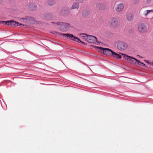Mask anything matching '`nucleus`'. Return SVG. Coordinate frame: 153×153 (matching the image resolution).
<instances>
[{
    "label": "nucleus",
    "instance_id": "obj_26",
    "mask_svg": "<svg viewBox=\"0 0 153 153\" xmlns=\"http://www.w3.org/2000/svg\"><path fill=\"white\" fill-rule=\"evenodd\" d=\"M147 11V12L148 13V14L150 12H153V10H146Z\"/></svg>",
    "mask_w": 153,
    "mask_h": 153
},
{
    "label": "nucleus",
    "instance_id": "obj_33",
    "mask_svg": "<svg viewBox=\"0 0 153 153\" xmlns=\"http://www.w3.org/2000/svg\"><path fill=\"white\" fill-rule=\"evenodd\" d=\"M61 33H58V34H60V35H61Z\"/></svg>",
    "mask_w": 153,
    "mask_h": 153
},
{
    "label": "nucleus",
    "instance_id": "obj_1",
    "mask_svg": "<svg viewBox=\"0 0 153 153\" xmlns=\"http://www.w3.org/2000/svg\"><path fill=\"white\" fill-rule=\"evenodd\" d=\"M95 48L101 51L103 54L107 56H113L114 57H122V56L123 57H133V56H129L124 53H117L109 48L97 46L95 47Z\"/></svg>",
    "mask_w": 153,
    "mask_h": 153
},
{
    "label": "nucleus",
    "instance_id": "obj_15",
    "mask_svg": "<svg viewBox=\"0 0 153 153\" xmlns=\"http://www.w3.org/2000/svg\"><path fill=\"white\" fill-rule=\"evenodd\" d=\"M96 7L97 8L101 10H103L105 8L104 5L101 3H98L96 4Z\"/></svg>",
    "mask_w": 153,
    "mask_h": 153
},
{
    "label": "nucleus",
    "instance_id": "obj_3",
    "mask_svg": "<svg viewBox=\"0 0 153 153\" xmlns=\"http://www.w3.org/2000/svg\"><path fill=\"white\" fill-rule=\"evenodd\" d=\"M127 59L131 64H134L135 65H138L142 67H146V65L140 62L135 58H127Z\"/></svg>",
    "mask_w": 153,
    "mask_h": 153
},
{
    "label": "nucleus",
    "instance_id": "obj_11",
    "mask_svg": "<svg viewBox=\"0 0 153 153\" xmlns=\"http://www.w3.org/2000/svg\"><path fill=\"white\" fill-rule=\"evenodd\" d=\"M28 8L29 10L32 11L36 10L37 9V7L36 4L31 3L28 5Z\"/></svg>",
    "mask_w": 153,
    "mask_h": 153
},
{
    "label": "nucleus",
    "instance_id": "obj_14",
    "mask_svg": "<svg viewBox=\"0 0 153 153\" xmlns=\"http://www.w3.org/2000/svg\"><path fill=\"white\" fill-rule=\"evenodd\" d=\"M134 15L132 13H128L126 16L127 20L129 21H132L134 19Z\"/></svg>",
    "mask_w": 153,
    "mask_h": 153
},
{
    "label": "nucleus",
    "instance_id": "obj_13",
    "mask_svg": "<svg viewBox=\"0 0 153 153\" xmlns=\"http://www.w3.org/2000/svg\"><path fill=\"white\" fill-rule=\"evenodd\" d=\"M124 7L123 4L122 3L119 4L117 5V7L116 8V10L118 12H120L123 10Z\"/></svg>",
    "mask_w": 153,
    "mask_h": 153
},
{
    "label": "nucleus",
    "instance_id": "obj_8",
    "mask_svg": "<svg viewBox=\"0 0 153 153\" xmlns=\"http://www.w3.org/2000/svg\"><path fill=\"white\" fill-rule=\"evenodd\" d=\"M138 28L140 31L142 33L146 32L147 29L146 25L143 23H140L138 25Z\"/></svg>",
    "mask_w": 153,
    "mask_h": 153
},
{
    "label": "nucleus",
    "instance_id": "obj_2",
    "mask_svg": "<svg viewBox=\"0 0 153 153\" xmlns=\"http://www.w3.org/2000/svg\"><path fill=\"white\" fill-rule=\"evenodd\" d=\"M56 24H57V25L59 26V29L62 31H66L69 29V24L68 23L58 22Z\"/></svg>",
    "mask_w": 153,
    "mask_h": 153
},
{
    "label": "nucleus",
    "instance_id": "obj_20",
    "mask_svg": "<svg viewBox=\"0 0 153 153\" xmlns=\"http://www.w3.org/2000/svg\"><path fill=\"white\" fill-rule=\"evenodd\" d=\"M79 7V4L78 3L75 2L73 3L72 8V9H78Z\"/></svg>",
    "mask_w": 153,
    "mask_h": 153
},
{
    "label": "nucleus",
    "instance_id": "obj_6",
    "mask_svg": "<svg viewBox=\"0 0 153 153\" xmlns=\"http://www.w3.org/2000/svg\"><path fill=\"white\" fill-rule=\"evenodd\" d=\"M86 40L90 43H94L95 42H99L96 37L91 35L87 36Z\"/></svg>",
    "mask_w": 153,
    "mask_h": 153
},
{
    "label": "nucleus",
    "instance_id": "obj_12",
    "mask_svg": "<svg viewBox=\"0 0 153 153\" xmlns=\"http://www.w3.org/2000/svg\"><path fill=\"white\" fill-rule=\"evenodd\" d=\"M90 13V11L88 9H85L82 12V15L84 17H86Z\"/></svg>",
    "mask_w": 153,
    "mask_h": 153
},
{
    "label": "nucleus",
    "instance_id": "obj_19",
    "mask_svg": "<svg viewBox=\"0 0 153 153\" xmlns=\"http://www.w3.org/2000/svg\"><path fill=\"white\" fill-rule=\"evenodd\" d=\"M27 18L28 19V20L29 23H33V22H34L35 21V19L33 17L30 16H27Z\"/></svg>",
    "mask_w": 153,
    "mask_h": 153
},
{
    "label": "nucleus",
    "instance_id": "obj_31",
    "mask_svg": "<svg viewBox=\"0 0 153 153\" xmlns=\"http://www.w3.org/2000/svg\"><path fill=\"white\" fill-rule=\"evenodd\" d=\"M2 2V0H0V4H1Z\"/></svg>",
    "mask_w": 153,
    "mask_h": 153
},
{
    "label": "nucleus",
    "instance_id": "obj_23",
    "mask_svg": "<svg viewBox=\"0 0 153 153\" xmlns=\"http://www.w3.org/2000/svg\"><path fill=\"white\" fill-rule=\"evenodd\" d=\"M77 42L78 43H81L85 45H87V43H86L82 42L81 40L79 38V40H78V41Z\"/></svg>",
    "mask_w": 153,
    "mask_h": 153
},
{
    "label": "nucleus",
    "instance_id": "obj_4",
    "mask_svg": "<svg viewBox=\"0 0 153 153\" xmlns=\"http://www.w3.org/2000/svg\"><path fill=\"white\" fill-rule=\"evenodd\" d=\"M44 19L45 20H53L56 19V16L51 12H47L43 16Z\"/></svg>",
    "mask_w": 153,
    "mask_h": 153
},
{
    "label": "nucleus",
    "instance_id": "obj_30",
    "mask_svg": "<svg viewBox=\"0 0 153 153\" xmlns=\"http://www.w3.org/2000/svg\"><path fill=\"white\" fill-rule=\"evenodd\" d=\"M56 23H55L53 22H51V23L52 24H55L56 25H57V24H56Z\"/></svg>",
    "mask_w": 153,
    "mask_h": 153
},
{
    "label": "nucleus",
    "instance_id": "obj_25",
    "mask_svg": "<svg viewBox=\"0 0 153 153\" xmlns=\"http://www.w3.org/2000/svg\"><path fill=\"white\" fill-rule=\"evenodd\" d=\"M146 62L149 64L150 65H151L153 66V62L149 61H146Z\"/></svg>",
    "mask_w": 153,
    "mask_h": 153
},
{
    "label": "nucleus",
    "instance_id": "obj_7",
    "mask_svg": "<svg viewBox=\"0 0 153 153\" xmlns=\"http://www.w3.org/2000/svg\"><path fill=\"white\" fill-rule=\"evenodd\" d=\"M128 45L126 43L123 42H119L117 45V48L119 50H123L126 48Z\"/></svg>",
    "mask_w": 153,
    "mask_h": 153
},
{
    "label": "nucleus",
    "instance_id": "obj_24",
    "mask_svg": "<svg viewBox=\"0 0 153 153\" xmlns=\"http://www.w3.org/2000/svg\"><path fill=\"white\" fill-rule=\"evenodd\" d=\"M26 26L25 25H24L23 24L19 23L18 22V23H17V26H20L21 27H23Z\"/></svg>",
    "mask_w": 153,
    "mask_h": 153
},
{
    "label": "nucleus",
    "instance_id": "obj_28",
    "mask_svg": "<svg viewBox=\"0 0 153 153\" xmlns=\"http://www.w3.org/2000/svg\"><path fill=\"white\" fill-rule=\"evenodd\" d=\"M148 13L147 12V11H145L144 12V15L146 16H147L148 14Z\"/></svg>",
    "mask_w": 153,
    "mask_h": 153
},
{
    "label": "nucleus",
    "instance_id": "obj_18",
    "mask_svg": "<svg viewBox=\"0 0 153 153\" xmlns=\"http://www.w3.org/2000/svg\"><path fill=\"white\" fill-rule=\"evenodd\" d=\"M20 20L22 22L25 23H29L27 16L25 18H20Z\"/></svg>",
    "mask_w": 153,
    "mask_h": 153
},
{
    "label": "nucleus",
    "instance_id": "obj_17",
    "mask_svg": "<svg viewBox=\"0 0 153 153\" xmlns=\"http://www.w3.org/2000/svg\"><path fill=\"white\" fill-rule=\"evenodd\" d=\"M56 1L55 0H48L47 1V4L50 6H52L55 4Z\"/></svg>",
    "mask_w": 153,
    "mask_h": 153
},
{
    "label": "nucleus",
    "instance_id": "obj_21",
    "mask_svg": "<svg viewBox=\"0 0 153 153\" xmlns=\"http://www.w3.org/2000/svg\"><path fill=\"white\" fill-rule=\"evenodd\" d=\"M87 35H88L86 34H85V33H80L79 34V36H80L83 37V38L84 39H85V40H86V37H87Z\"/></svg>",
    "mask_w": 153,
    "mask_h": 153
},
{
    "label": "nucleus",
    "instance_id": "obj_16",
    "mask_svg": "<svg viewBox=\"0 0 153 153\" xmlns=\"http://www.w3.org/2000/svg\"><path fill=\"white\" fill-rule=\"evenodd\" d=\"M9 23H8V25L15 27L17 26V23H18V22L14 21L13 20H12L9 21Z\"/></svg>",
    "mask_w": 153,
    "mask_h": 153
},
{
    "label": "nucleus",
    "instance_id": "obj_9",
    "mask_svg": "<svg viewBox=\"0 0 153 153\" xmlns=\"http://www.w3.org/2000/svg\"><path fill=\"white\" fill-rule=\"evenodd\" d=\"M109 24L111 27L113 28L116 27L118 26V21L116 18H112L110 20Z\"/></svg>",
    "mask_w": 153,
    "mask_h": 153
},
{
    "label": "nucleus",
    "instance_id": "obj_5",
    "mask_svg": "<svg viewBox=\"0 0 153 153\" xmlns=\"http://www.w3.org/2000/svg\"><path fill=\"white\" fill-rule=\"evenodd\" d=\"M61 35L63 37H66L68 39L77 42L79 38L70 33H61Z\"/></svg>",
    "mask_w": 153,
    "mask_h": 153
},
{
    "label": "nucleus",
    "instance_id": "obj_32",
    "mask_svg": "<svg viewBox=\"0 0 153 153\" xmlns=\"http://www.w3.org/2000/svg\"><path fill=\"white\" fill-rule=\"evenodd\" d=\"M150 2V0L149 1V0H148V3H149Z\"/></svg>",
    "mask_w": 153,
    "mask_h": 153
},
{
    "label": "nucleus",
    "instance_id": "obj_27",
    "mask_svg": "<svg viewBox=\"0 0 153 153\" xmlns=\"http://www.w3.org/2000/svg\"><path fill=\"white\" fill-rule=\"evenodd\" d=\"M76 1L79 3H82L84 0H75Z\"/></svg>",
    "mask_w": 153,
    "mask_h": 153
},
{
    "label": "nucleus",
    "instance_id": "obj_10",
    "mask_svg": "<svg viewBox=\"0 0 153 153\" xmlns=\"http://www.w3.org/2000/svg\"><path fill=\"white\" fill-rule=\"evenodd\" d=\"M69 13V10L66 7L62 8L60 12L61 15L63 16H66L68 15Z\"/></svg>",
    "mask_w": 153,
    "mask_h": 153
},
{
    "label": "nucleus",
    "instance_id": "obj_22",
    "mask_svg": "<svg viewBox=\"0 0 153 153\" xmlns=\"http://www.w3.org/2000/svg\"><path fill=\"white\" fill-rule=\"evenodd\" d=\"M9 23V21H0V23H1L2 24L4 25H7L8 23Z\"/></svg>",
    "mask_w": 153,
    "mask_h": 153
},
{
    "label": "nucleus",
    "instance_id": "obj_29",
    "mask_svg": "<svg viewBox=\"0 0 153 153\" xmlns=\"http://www.w3.org/2000/svg\"><path fill=\"white\" fill-rule=\"evenodd\" d=\"M137 57H141V58L144 57H143V56H140V55H137Z\"/></svg>",
    "mask_w": 153,
    "mask_h": 153
}]
</instances>
